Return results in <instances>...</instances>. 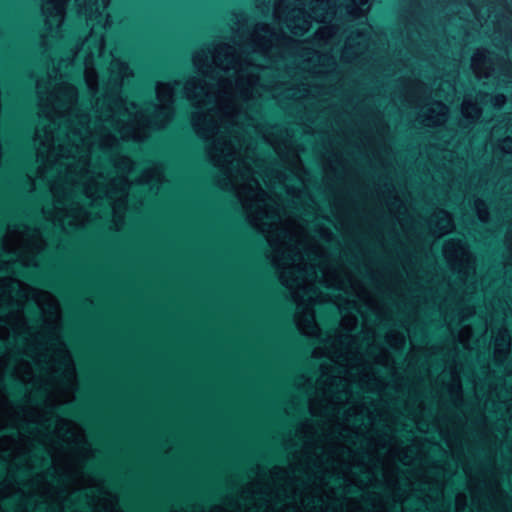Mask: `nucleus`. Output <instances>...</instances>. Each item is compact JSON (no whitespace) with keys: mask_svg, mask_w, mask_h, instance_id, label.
<instances>
[{"mask_svg":"<svg viewBox=\"0 0 512 512\" xmlns=\"http://www.w3.org/2000/svg\"><path fill=\"white\" fill-rule=\"evenodd\" d=\"M58 412L67 417H73V418H77V419L84 418L81 410L72 405L60 407V408H58Z\"/></svg>","mask_w":512,"mask_h":512,"instance_id":"obj_1","label":"nucleus"},{"mask_svg":"<svg viewBox=\"0 0 512 512\" xmlns=\"http://www.w3.org/2000/svg\"><path fill=\"white\" fill-rule=\"evenodd\" d=\"M8 381H9V389L11 390L12 394L16 397L22 395V393L24 391V386L22 385V383H20L13 377H9Z\"/></svg>","mask_w":512,"mask_h":512,"instance_id":"obj_2","label":"nucleus"},{"mask_svg":"<svg viewBox=\"0 0 512 512\" xmlns=\"http://www.w3.org/2000/svg\"><path fill=\"white\" fill-rule=\"evenodd\" d=\"M22 275L29 279V280H32V281H37L38 283H41L42 285L44 286H47V287H50V288H56V284L50 280L49 278H36L34 276H32L31 274L29 273H22Z\"/></svg>","mask_w":512,"mask_h":512,"instance_id":"obj_3","label":"nucleus"},{"mask_svg":"<svg viewBox=\"0 0 512 512\" xmlns=\"http://www.w3.org/2000/svg\"><path fill=\"white\" fill-rule=\"evenodd\" d=\"M88 496L86 494H80L79 498L76 500L75 504L78 506H84L87 502Z\"/></svg>","mask_w":512,"mask_h":512,"instance_id":"obj_4","label":"nucleus"},{"mask_svg":"<svg viewBox=\"0 0 512 512\" xmlns=\"http://www.w3.org/2000/svg\"><path fill=\"white\" fill-rule=\"evenodd\" d=\"M42 396H43L42 391L39 390V389H36V390L33 391V398H32V400L34 402H38Z\"/></svg>","mask_w":512,"mask_h":512,"instance_id":"obj_5","label":"nucleus"},{"mask_svg":"<svg viewBox=\"0 0 512 512\" xmlns=\"http://www.w3.org/2000/svg\"><path fill=\"white\" fill-rule=\"evenodd\" d=\"M86 468H87V470H88L89 472H91V473H96V472H97V468H96L94 465H92V464H88V465L86 466Z\"/></svg>","mask_w":512,"mask_h":512,"instance_id":"obj_6","label":"nucleus"},{"mask_svg":"<svg viewBox=\"0 0 512 512\" xmlns=\"http://www.w3.org/2000/svg\"><path fill=\"white\" fill-rule=\"evenodd\" d=\"M348 492L352 495H357L359 494V490L358 489H355V488H352V489H349Z\"/></svg>","mask_w":512,"mask_h":512,"instance_id":"obj_7","label":"nucleus"},{"mask_svg":"<svg viewBox=\"0 0 512 512\" xmlns=\"http://www.w3.org/2000/svg\"><path fill=\"white\" fill-rule=\"evenodd\" d=\"M331 480H332L334 483H340L342 479H341L340 477H331Z\"/></svg>","mask_w":512,"mask_h":512,"instance_id":"obj_8","label":"nucleus"},{"mask_svg":"<svg viewBox=\"0 0 512 512\" xmlns=\"http://www.w3.org/2000/svg\"><path fill=\"white\" fill-rule=\"evenodd\" d=\"M6 348V344L0 340V352Z\"/></svg>","mask_w":512,"mask_h":512,"instance_id":"obj_9","label":"nucleus"}]
</instances>
